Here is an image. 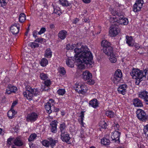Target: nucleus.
Masks as SVG:
<instances>
[{"instance_id": "nucleus-1", "label": "nucleus", "mask_w": 148, "mask_h": 148, "mask_svg": "<svg viewBox=\"0 0 148 148\" xmlns=\"http://www.w3.org/2000/svg\"><path fill=\"white\" fill-rule=\"evenodd\" d=\"M75 49V62L78 68L84 69L86 66L87 68L92 67V55L86 47H82L80 44L76 45Z\"/></svg>"}, {"instance_id": "nucleus-2", "label": "nucleus", "mask_w": 148, "mask_h": 148, "mask_svg": "<svg viewBox=\"0 0 148 148\" xmlns=\"http://www.w3.org/2000/svg\"><path fill=\"white\" fill-rule=\"evenodd\" d=\"M147 74H148V69L141 70L134 68L130 73V74L132 78L136 80V84L137 85H138L141 81L146 78ZM147 79H148V78Z\"/></svg>"}, {"instance_id": "nucleus-3", "label": "nucleus", "mask_w": 148, "mask_h": 148, "mask_svg": "<svg viewBox=\"0 0 148 148\" xmlns=\"http://www.w3.org/2000/svg\"><path fill=\"white\" fill-rule=\"evenodd\" d=\"M25 88L26 90L23 92V94L24 96L28 99H32L33 95L36 96L40 94V91L37 88L33 89L31 87L28 86H26Z\"/></svg>"}, {"instance_id": "nucleus-4", "label": "nucleus", "mask_w": 148, "mask_h": 148, "mask_svg": "<svg viewBox=\"0 0 148 148\" xmlns=\"http://www.w3.org/2000/svg\"><path fill=\"white\" fill-rule=\"evenodd\" d=\"M82 75L83 79L87 81L86 83L88 84L92 85L94 84L95 81L92 79V74L88 71H84Z\"/></svg>"}, {"instance_id": "nucleus-5", "label": "nucleus", "mask_w": 148, "mask_h": 148, "mask_svg": "<svg viewBox=\"0 0 148 148\" xmlns=\"http://www.w3.org/2000/svg\"><path fill=\"white\" fill-rule=\"evenodd\" d=\"M137 116L138 119L143 121L148 120V115H147L145 111L141 109H138L136 111Z\"/></svg>"}, {"instance_id": "nucleus-6", "label": "nucleus", "mask_w": 148, "mask_h": 148, "mask_svg": "<svg viewBox=\"0 0 148 148\" xmlns=\"http://www.w3.org/2000/svg\"><path fill=\"white\" fill-rule=\"evenodd\" d=\"M48 140H43L42 142V145L46 147L51 146L52 148H53L57 142V140H54L51 138H48Z\"/></svg>"}, {"instance_id": "nucleus-7", "label": "nucleus", "mask_w": 148, "mask_h": 148, "mask_svg": "<svg viewBox=\"0 0 148 148\" xmlns=\"http://www.w3.org/2000/svg\"><path fill=\"white\" fill-rule=\"evenodd\" d=\"M110 28L109 31V34L111 36H116L120 32L118 26L112 25Z\"/></svg>"}, {"instance_id": "nucleus-8", "label": "nucleus", "mask_w": 148, "mask_h": 148, "mask_svg": "<svg viewBox=\"0 0 148 148\" xmlns=\"http://www.w3.org/2000/svg\"><path fill=\"white\" fill-rule=\"evenodd\" d=\"M121 135V132L114 131L112 133L111 136L112 140L115 142L119 143L120 142L119 138Z\"/></svg>"}, {"instance_id": "nucleus-9", "label": "nucleus", "mask_w": 148, "mask_h": 148, "mask_svg": "<svg viewBox=\"0 0 148 148\" xmlns=\"http://www.w3.org/2000/svg\"><path fill=\"white\" fill-rule=\"evenodd\" d=\"M122 77V74L120 70L117 69L115 72L113 80L114 82L117 84L119 82L121 78Z\"/></svg>"}, {"instance_id": "nucleus-10", "label": "nucleus", "mask_w": 148, "mask_h": 148, "mask_svg": "<svg viewBox=\"0 0 148 148\" xmlns=\"http://www.w3.org/2000/svg\"><path fill=\"white\" fill-rule=\"evenodd\" d=\"M38 118V115L35 112H32L28 114L26 117V121L28 122H33L36 121Z\"/></svg>"}, {"instance_id": "nucleus-11", "label": "nucleus", "mask_w": 148, "mask_h": 148, "mask_svg": "<svg viewBox=\"0 0 148 148\" xmlns=\"http://www.w3.org/2000/svg\"><path fill=\"white\" fill-rule=\"evenodd\" d=\"M19 24L15 23L10 28V31L14 35L17 34L19 31Z\"/></svg>"}, {"instance_id": "nucleus-12", "label": "nucleus", "mask_w": 148, "mask_h": 148, "mask_svg": "<svg viewBox=\"0 0 148 148\" xmlns=\"http://www.w3.org/2000/svg\"><path fill=\"white\" fill-rule=\"evenodd\" d=\"M60 136L62 140L63 141L67 143L69 142V140L71 138L69 136V134L67 132L61 133Z\"/></svg>"}, {"instance_id": "nucleus-13", "label": "nucleus", "mask_w": 148, "mask_h": 148, "mask_svg": "<svg viewBox=\"0 0 148 148\" xmlns=\"http://www.w3.org/2000/svg\"><path fill=\"white\" fill-rule=\"evenodd\" d=\"M127 88V86L126 84H124L119 86L118 88L119 92L123 95H125Z\"/></svg>"}, {"instance_id": "nucleus-14", "label": "nucleus", "mask_w": 148, "mask_h": 148, "mask_svg": "<svg viewBox=\"0 0 148 148\" xmlns=\"http://www.w3.org/2000/svg\"><path fill=\"white\" fill-rule=\"evenodd\" d=\"M17 88L11 85H8L6 90V92L8 94H10L12 93H15L17 91Z\"/></svg>"}, {"instance_id": "nucleus-15", "label": "nucleus", "mask_w": 148, "mask_h": 148, "mask_svg": "<svg viewBox=\"0 0 148 148\" xmlns=\"http://www.w3.org/2000/svg\"><path fill=\"white\" fill-rule=\"evenodd\" d=\"M133 105L135 107H143L142 102L138 98H135L133 100Z\"/></svg>"}, {"instance_id": "nucleus-16", "label": "nucleus", "mask_w": 148, "mask_h": 148, "mask_svg": "<svg viewBox=\"0 0 148 148\" xmlns=\"http://www.w3.org/2000/svg\"><path fill=\"white\" fill-rule=\"evenodd\" d=\"M118 21V26L120 24H123L124 25H127L128 23V19L125 17L124 16L123 17H119Z\"/></svg>"}, {"instance_id": "nucleus-17", "label": "nucleus", "mask_w": 148, "mask_h": 148, "mask_svg": "<svg viewBox=\"0 0 148 148\" xmlns=\"http://www.w3.org/2000/svg\"><path fill=\"white\" fill-rule=\"evenodd\" d=\"M13 142L14 145L18 147H21L23 145V142L19 137H17L14 138Z\"/></svg>"}, {"instance_id": "nucleus-18", "label": "nucleus", "mask_w": 148, "mask_h": 148, "mask_svg": "<svg viewBox=\"0 0 148 148\" xmlns=\"http://www.w3.org/2000/svg\"><path fill=\"white\" fill-rule=\"evenodd\" d=\"M103 52L108 56H109L113 53V48L111 46L103 48Z\"/></svg>"}, {"instance_id": "nucleus-19", "label": "nucleus", "mask_w": 148, "mask_h": 148, "mask_svg": "<svg viewBox=\"0 0 148 148\" xmlns=\"http://www.w3.org/2000/svg\"><path fill=\"white\" fill-rule=\"evenodd\" d=\"M57 121H55L51 122L50 125L51 131L53 133H56L57 132Z\"/></svg>"}, {"instance_id": "nucleus-20", "label": "nucleus", "mask_w": 148, "mask_h": 148, "mask_svg": "<svg viewBox=\"0 0 148 148\" xmlns=\"http://www.w3.org/2000/svg\"><path fill=\"white\" fill-rule=\"evenodd\" d=\"M74 57H72L70 59L66 61V63L67 65L70 67H73L74 66Z\"/></svg>"}, {"instance_id": "nucleus-21", "label": "nucleus", "mask_w": 148, "mask_h": 148, "mask_svg": "<svg viewBox=\"0 0 148 148\" xmlns=\"http://www.w3.org/2000/svg\"><path fill=\"white\" fill-rule=\"evenodd\" d=\"M53 105V104L50 103L49 102H47L45 105V108L48 114H50L52 112V110L51 107Z\"/></svg>"}, {"instance_id": "nucleus-22", "label": "nucleus", "mask_w": 148, "mask_h": 148, "mask_svg": "<svg viewBox=\"0 0 148 148\" xmlns=\"http://www.w3.org/2000/svg\"><path fill=\"white\" fill-rule=\"evenodd\" d=\"M89 105L94 108H96L98 106V103L97 100L94 99L90 101L89 103Z\"/></svg>"}, {"instance_id": "nucleus-23", "label": "nucleus", "mask_w": 148, "mask_h": 148, "mask_svg": "<svg viewBox=\"0 0 148 148\" xmlns=\"http://www.w3.org/2000/svg\"><path fill=\"white\" fill-rule=\"evenodd\" d=\"M112 13L113 16L116 15L117 17L118 18H119L120 17H123L124 16V13L121 11H116V10H113Z\"/></svg>"}, {"instance_id": "nucleus-24", "label": "nucleus", "mask_w": 148, "mask_h": 148, "mask_svg": "<svg viewBox=\"0 0 148 148\" xmlns=\"http://www.w3.org/2000/svg\"><path fill=\"white\" fill-rule=\"evenodd\" d=\"M67 33V32L65 30H61L58 34V37L62 40L64 39L66 37Z\"/></svg>"}, {"instance_id": "nucleus-25", "label": "nucleus", "mask_w": 148, "mask_h": 148, "mask_svg": "<svg viewBox=\"0 0 148 148\" xmlns=\"http://www.w3.org/2000/svg\"><path fill=\"white\" fill-rule=\"evenodd\" d=\"M119 18H118L117 17L115 16H114L113 17L110 18V21L111 23H113L112 25H114V26H118V21Z\"/></svg>"}, {"instance_id": "nucleus-26", "label": "nucleus", "mask_w": 148, "mask_h": 148, "mask_svg": "<svg viewBox=\"0 0 148 148\" xmlns=\"http://www.w3.org/2000/svg\"><path fill=\"white\" fill-rule=\"evenodd\" d=\"M52 56V52L50 48H48L45 51L44 56L47 58H51Z\"/></svg>"}, {"instance_id": "nucleus-27", "label": "nucleus", "mask_w": 148, "mask_h": 148, "mask_svg": "<svg viewBox=\"0 0 148 148\" xmlns=\"http://www.w3.org/2000/svg\"><path fill=\"white\" fill-rule=\"evenodd\" d=\"M142 6V4H137L135 3L133 6V11L135 12H137L140 10Z\"/></svg>"}, {"instance_id": "nucleus-28", "label": "nucleus", "mask_w": 148, "mask_h": 148, "mask_svg": "<svg viewBox=\"0 0 148 148\" xmlns=\"http://www.w3.org/2000/svg\"><path fill=\"white\" fill-rule=\"evenodd\" d=\"M16 112L14 109H11L8 112L7 115L9 118L12 119L14 117V116Z\"/></svg>"}, {"instance_id": "nucleus-29", "label": "nucleus", "mask_w": 148, "mask_h": 148, "mask_svg": "<svg viewBox=\"0 0 148 148\" xmlns=\"http://www.w3.org/2000/svg\"><path fill=\"white\" fill-rule=\"evenodd\" d=\"M101 45L103 47V48L111 46L110 42L106 40H103L101 42Z\"/></svg>"}, {"instance_id": "nucleus-30", "label": "nucleus", "mask_w": 148, "mask_h": 148, "mask_svg": "<svg viewBox=\"0 0 148 148\" xmlns=\"http://www.w3.org/2000/svg\"><path fill=\"white\" fill-rule=\"evenodd\" d=\"M126 43L129 46H132L133 45L132 44V36H126Z\"/></svg>"}, {"instance_id": "nucleus-31", "label": "nucleus", "mask_w": 148, "mask_h": 148, "mask_svg": "<svg viewBox=\"0 0 148 148\" xmlns=\"http://www.w3.org/2000/svg\"><path fill=\"white\" fill-rule=\"evenodd\" d=\"M148 92H147L145 90H144L139 92L138 95L140 97L143 99L145 97L148 95Z\"/></svg>"}, {"instance_id": "nucleus-32", "label": "nucleus", "mask_w": 148, "mask_h": 148, "mask_svg": "<svg viewBox=\"0 0 148 148\" xmlns=\"http://www.w3.org/2000/svg\"><path fill=\"white\" fill-rule=\"evenodd\" d=\"M26 18V15L24 13H21L19 16V20L20 23L24 22Z\"/></svg>"}, {"instance_id": "nucleus-33", "label": "nucleus", "mask_w": 148, "mask_h": 148, "mask_svg": "<svg viewBox=\"0 0 148 148\" xmlns=\"http://www.w3.org/2000/svg\"><path fill=\"white\" fill-rule=\"evenodd\" d=\"M87 90V87L86 86L82 85L81 89L79 90L78 93L83 94L86 92Z\"/></svg>"}, {"instance_id": "nucleus-34", "label": "nucleus", "mask_w": 148, "mask_h": 148, "mask_svg": "<svg viewBox=\"0 0 148 148\" xmlns=\"http://www.w3.org/2000/svg\"><path fill=\"white\" fill-rule=\"evenodd\" d=\"M110 140L106 138H103L101 140V143L104 145H108L110 144Z\"/></svg>"}, {"instance_id": "nucleus-35", "label": "nucleus", "mask_w": 148, "mask_h": 148, "mask_svg": "<svg viewBox=\"0 0 148 148\" xmlns=\"http://www.w3.org/2000/svg\"><path fill=\"white\" fill-rule=\"evenodd\" d=\"M48 62L46 58H44L41 60L40 63L42 66L44 67L48 64Z\"/></svg>"}, {"instance_id": "nucleus-36", "label": "nucleus", "mask_w": 148, "mask_h": 148, "mask_svg": "<svg viewBox=\"0 0 148 148\" xmlns=\"http://www.w3.org/2000/svg\"><path fill=\"white\" fill-rule=\"evenodd\" d=\"M60 4L63 6H67L69 5L68 1L66 0H59Z\"/></svg>"}, {"instance_id": "nucleus-37", "label": "nucleus", "mask_w": 148, "mask_h": 148, "mask_svg": "<svg viewBox=\"0 0 148 148\" xmlns=\"http://www.w3.org/2000/svg\"><path fill=\"white\" fill-rule=\"evenodd\" d=\"M110 56L109 58V60L112 63H115L116 61V56L113 53L112 54L109 55Z\"/></svg>"}, {"instance_id": "nucleus-38", "label": "nucleus", "mask_w": 148, "mask_h": 148, "mask_svg": "<svg viewBox=\"0 0 148 148\" xmlns=\"http://www.w3.org/2000/svg\"><path fill=\"white\" fill-rule=\"evenodd\" d=\"M40 79L43 80H45L48 78L47 74L44 73H40Z\"/></svg>"}, {"instance_id": "nucleus-39", "label": "nucleus", "mask_w": 148, "mask_h": 148, "mask_svg": "<svg viewBox=\"0 0 148 148\" xmlns=\"http://www.w3.org/2000/svg\"><path fill=\"white\" fill-rule=\"evenodd\" d=\"M37 137V135L35 133L32 134L28 138V141L31 142L33 141Z\"/></svg>"}, {"instance_id": "nucleus-40", "label": "nucleus", "mask_w": 148, "mask_h": 148, "mask_svg": "<svg viewBox=\"0 0 148 148\" xmlns=\"http://www.w3.org/2000/svg\"><path fill=\"white\" fill-rule=\"evenodd\" d=\"M106 115L110 118H113L114 115V113L111 111H107L106 112Z\"/></svg>"}, {"instance_id": "nucleus-41", "label": "nucleus", "mask_w": 148, "mask_h": 148, "mask_svg": "<svg viewBox=\"0 0 148 148\" xmlns=\"http://www.w3.org/2000/svg\"><path fill=\"white\" fill-rule=\"evenodd\" d=\"M42 84H44V86H50L51 84V82L50 79H47L42 82Z\"/></svg>"}, {"instance_id": "nucleus-42", "label": "nucleus", "mask_w": 148, "mask_h": 148, "mask_svg": "<svg viewBox=\"0 0 148 148\" xmlns=\"http://www.w3.org/2000/svg\"><path fill=\"white\" fill-rule=\"evenodd\" d=\"M82 85L79 83H76L75 85V90L76 92H79V90L81 89V86Z\"/></svg>"}, {"instance_id": "nucleus-43", "label": "nucleus", "mask_w": 148, "mask_h": 148, "mask_svg": "<svg viewBox=\"0 0 148 148\" xmlns=\"http://www.w3.org/2000/svg\"><path fill=\"white\" fill-rule=\"evenodd\" d=\"M14 138L11 137H10V138L8 139L7 141V145L9 147H10L12 144V141L14 140Z\"/></svg>"}, {"instance_id": "nucleus-44", "label": "nucleus", "mask_w": 148, "mask_h": 148, "mask_svg": "<svg viewBox=\"0 0 148 148\" xmlns=\"http://www.w3.org/2000/svg\"><path fill=\"white\" fill-rule=\"evenodd\" d=\"M66 126L64 123H63L61 124L60 127V131L61 133H64V132H66L65 131V129L66 128Z\"/></svg>"}, {"instance_id": "nucleus-45", "label": "nucleus", "mask_w": 148, "mask_h": 148, "mask_svg": "<svg viewBox=\"0 0 148 148\" xmlns=\"http://www.w3.org/2000/svg\"><path fill=\"white\" fill-rule=\"evenodd\" d=\"M99 126L102 128L106 129L107 127V124L104 121H102L99 123Z\"/></svg>"}, {"instance_id": "nucleus-46", "label": "nucleus", "mask_w": 148, "mask_h": 148, "mask_svg": "<svg viewBox=\"0 0 148 148\" xmlns=\"http://www.w3.org/2000/svg\"><path fill=\"white\" fill-rule=\"evenodd\" d=\"M80 119H79V122L81 123V124L83 126V118L84 117V112H81V114L80 115Z\"/></svg>"}, {"instance_id": "nucleus-47", "label": "nucleus", "mask_w": 148, "mask_h": 148, "mask_svg": "<svg viewBox=\"0 0 148 148\" xmlns=\"http://www.w3.org/2000/svg\"><path fill=\"white\" fill-rule=\"evenodd\" d=\"M59 71L60 74L64 75L66 73V71L64 68L63 67H60L59 68Z\"/></svg>"}, {"instance_id": "nucleus-48", "label": "nucleus", "mask_w": 148, "mask_h": 148, "mask_svg": "<svg viewBox=\"0 0 148 148\" xmlns=\"http://www.w3.org/2000/svg\"><path fill=\"white\" fill-rule=\"evenodd\" d=\"M8 1V0H0V6L3 7L6 5Z\"/></svg>"}, {"instance_id": "nucleus-49", "label": "nucleus", "mask_w": 148, "mask_h": 148, "mask_svg": "<svg viewBox=\"0 0 148 148\" xmlns=\"http://www.w3.org/2000/svg\"><path fill=\"white\" fill-rule=\"evenodd\" d=\"M58 94L60 95H63L65 92V91L64 89H60L57 91Z\"/></svg>"}, {"instance_id": "nucleus-50", "label": "nucleus", "mask_w": 148, "mask_h": 148, "mask_svg": "<svg viewBox=\"0 0 148 148\" xmlns=\"http://www.w3.org/2000/svg\"><path fill=\"white\" fill-rule=\"evenodd\" d=\"M60 9L59 8L56 7L54 8V13L56 14L60 15L59 13L60 12Z\"/></svg>"}, {"instance_id": "nucleus-51", "label": "nucleus", "mask_w": 148, "mask_h": 148, "mask_svg": "<svg viewBox=\"0 0 148 148\" xmlns=\"http://www.w3.org/2000/svg\"><path fill=\"white\" fill-rule=\"evenodd\" d=\"M29 46L32 48H35L39 47V45L34 42H30L29 44Z\"/></svg>"}, {"instance_id": "nucleus-52", "label": "nucleus", "mask_w": 148, "mask_h": 148, "mask_svg": "<svg viewBox=\"0 0 148 148\" xmlns=\"http://www.w3.org/2000/svg\"><path fill=\"white\" fill-rule=\"evenodd\" d=\"M144 132L145 135L148 137V124L144 127Z\"/></svg>"}, {"instance_id": "nucleus-53", "label": "nucleus", "mask_w": 148, "mask_h": 148, "mask_svg": "<svg viewBox=\"0 0 148 148\" xmlns=\"http://www.w3.org/2000/svg\"><path fill=\"white\" fill-rule=\"evenodd\" d=\"M113 127L115 131H119V125L117 123H114L113 125Z\"/></svg>"}, {"instance_id": "nucleus-54", "label": "nucleus", "mask_w": 148, "mask_h": 148, "mask_svg": "<svg viewBox=\"0 0 148 148\" xmlns=\"http://www.w3.org/2000/svg\"><path fill=\"white\" fill-rule=\"evenodd\" d=\"M74 48V46L73 45V44L71 45L70 44H68L66 45V49L67 50H73Z\"/></svg>"}, {"instance_id": "nucleus-55", "label": "nucleus", "mask_w": 148, "mask_h": 148, "mask_svg": "<svg viewBox=\"0 0 148 148\" xmlns=\"http://www.w3.org/2000/svg\"><path fill=\"white\" fill-rule=\"evenodd\" d=\"M46 28L45 27H42L41 28L40 30L38 33V34L41 35V34L44 33L46 31Z\"/></svg>"}, {"instance_id": "nucleus-56", "label": "nucleus", "mask_w": 148, "mask_h": 148, "mask_svg": "<svg viewBox=\"0 0 148 148\" xmlns=\"http://www.w3.org/2000/svg\"><path fill=\"white\" fill-rule=\"evenodd\" d=\"M49 86H42V89L45 91H48L50 90V88H49Z\"/></svg>"}, {"instance_id": "nucleus-57", "label": "nucleus", "mask_w": 148, "mask_h": 148, "mask_svg": "<svg viewBox=\"0 0 148 148\" xmlns=\"http://www.w3.org/2000/svg\"><path fill=\"white\" fill-rule=\"evenodd\" d=\"M17 102L16 101H14L12 103L11 109H13L14 107L16 104Z\"/></svg>"}, {"instance_id": "nucleus-58", "label": "nucleus", "mask_w": 148, "mask_h": 148, "mask_svg": "<svg viewBox=\"0 0 148 148\" xmlns=\"http://www.w3.org/2000/svg\"><path fill=\"white\" fill-rule=\"evenodd\" d=\"M144 100L146 104L148 105V95L146 96L143 99Z\"/></svg>"}, {"instance_id": "nucleus-59", "label": "nucleus", "mask_w": 148, "mask_h": 148, "mask_svg": "<svg viewBox=\"0 0 148 148\" xmlns=\"http://www.w3.org/2000/svg\"><path fill=\"white\" fill-rule=\"evenodd\" d=\"M37 31L36 30H34L33 32V36L35 38L37 37Z\"/></svg>"}, {"instance_id": "nucleus-60", "label": "nucleus", "mask_w": 148, "mask_h": 148, "mask_svg": "<svg viewBox=\"0 0 148 148\" xmlns=\"http://www.w3.org/2000/svg\"><path fill=\"white\" fill-rule=\"evenodd\" d=\"M82 1L85 3H88L90 2V0H82Z\"/></svg>"}, {"instance_id": "nucleus-61", "label": "nucleus", "mask_w": 148, "mask_h": 148, "mask_svg": "<svg viewBox=\"0 0 148 148\" xmlns=\"http://www.w3.org/2000/svg\"><path fill=\"white\" fill-rule=\"evenodd\" d=\"M141 0H137L136 1L135 3L137 4H142L141 3Z\"/></svg>"}, {"instance_id": "nucleus-62", "label": "nucleus", "mask_w": 148, "mask_h": 148, "mask_svg": "<svg viewBox=\"0 0 148 148\" xmlns=\"http://www.w3.org/2000/svg\"><path fill=\"white\" fill-rule=\"evenodd\" d=\"M50 28L51 29H52L54 27H55V25L54 24H51L50 25Z\"/></svg>"}, {"instance_id": "nucleus-63", "label": "nucleus", "mask_w": 148, "mask_h": 148, "mask_svg": "<svg viewBox=\"0 0 148 148\" xmlns=\"http://www.w3.org/2000/svg\"><path fill=\"white\" fill-rule=\"evenodd\" d=\"M54 102V101L53 99H50L49 100V101L48 102H49L50 103H53Z\"/></svg>"}, {"instance_id": "nucleus-64", "label": "nucleus", "mask_w": 148, "mask_h": 148, "mask_svg": "<svg viewBox=\"0 0 148 148\" xmlns=\"http://www.w3.org/2000/svg\"><path fill=\"white\" fill-rule=\"evenodd\" d=\"M89 20V19L88 18H85L84 19V21L86 23H88L89 22V21H88Z\"/></svg>"}]
</instances>
